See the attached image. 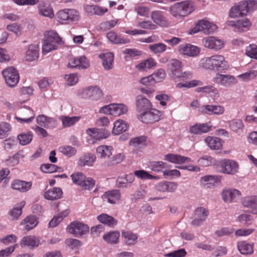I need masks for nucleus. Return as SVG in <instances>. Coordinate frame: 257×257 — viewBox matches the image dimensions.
Instances as JSON below:
<instances>
[{"mask_svg": "<svg viewBox=\"0 0 257 257\" xmlns=\"http://www.w3.org/2000/svg\"><path fill=\"white\" fill-rule=\"evenodd\" d=\"M198 68L205 70L223 72L229 68V65L223 55L215 54L201 59L198 62Z\"/></svg>", "mask_w": 257, "mask_h": 257, "instance_id": "nucleus-1", "label": "nucleus"}, {"mask_svg": "<svg viewBox=\"0 0 257 257\" xmlns=\"http://www.w3.org/2000/svg\"><path fill=\"white\" fill-rule=\"evenodd\" d=\"M196 8L193 2L184 1L172 5L169 8L170 14L175 18H181L189 15Z\"/></svg>", "mask_w": 257, "mask_h": 257, "instance_id": "nucleus-2", "label": "nucleus"}, {"mask_svg": "<svg viewBox=\"0 0 257 257\" xmlns=\"http://www.w3.org/2000/svg\"><path fill=\"white\" fill-rule=\"evenodd\" d=\"M62 43L61 38L54 31L46 32L43 39L42 53L46 54L57 49Z\"/></svg>", "mask_w": 257, "mask_h": 257, "instance_id": "nucleus-3", "label": "nucleus"}, {"mask_svg": "<svg viewBox=\"0 0 257 257\" xmlns=\"http://www.w3.org/2000/svg\"><path fill=\"white\" fill-rule=\"evenodd\" d=\"M57 20L62 24L77 21L79 18V13L74 9H65L58 11L56 14Z\"/></svg>", "mask_w": 257, "mask_h": 257, "instance_id": "nucleus-4", "label": "nucleus"}, {"mask_svg": "<svg viewBox=\"0 0 257 257\" xmlns=\"http://www.w3.org/2000/svg\"><path fill=\"white\" fill-rule=\"evenodd\" d=\"M127 110V107L123 103H111L101 107L99 112L117 116L125 114Z\"/></svg>", "mask_w": 257, "mask_h": 257, "instance_id": "nucleus-5", "label": "nucleus"}, {"mask_svg": "<svg viewBox=\"0 0 257 257\" xmlns=\"http://www.w3.org/2000/svg\"><path fill=\"white\" fill-rule=\"evenodd\" d=\"M78 94L82 98L92 100H98L103 97V93L100 88L97 86H90L79 91Z\"/></svg>", "mask_w": 257, "mask_h": 257, "instance_id": "nucleus-6", "label": "nucleus"}, {"mask_svg": "<svg viewBox=\"0 0 257 257\" xmlns=\"http://www.w3.org/2000/svg\"><path fill=\"white\" fill-rule=\"evenodd\" d=\"M217 28V26L215 24L211 23L206 19H202L197 22L194 28L192 30V32L193 34L202 32L207 35L214 33L216 31Z\"/></svg>", "mask_w": 257, "mask_h": 257, "instance_id": "nucleus-7", "label": "nucleus"}, {"mask_svg": "<svg viewBox=\"0 0 257 257\" xmlns=\"http://www.w3.org/2000/svg\"><path fill=\"white\" fill-rule=\"evenodd\" d=\"M6 83L10 87L15 86L18 83L20 76L18 71L14 67L6 68L2 72Z\"/></svg>", "mask_w": 257, "mask_h": 257, "instance_id": "nucleus-8", "label": "nucleus"}, {"mask_svg": "<svg viewBox=\"0 0 257 257\" xmlns=\"http://www.w3.org/2000/svg\"><path fill=\"white\" fill-rule=\"evenodd\" d=\"M68 232L75 236L79 237L88 233L89 231V227L82 222H73L67 228Z\"/></svg>", "mask_w": 257, "mask_h": 257, "instance_id": "nucleus-9", "label": "nucleus"}, {"mask_svg": "<svg viewBox=\"0 0 257 257\" xmlns=\"http://www.w3.org/2000/svg\"><path fill=\"white\" fill-rule=\"evenodd\" d=\"M161 112L155 108H151L138 114V118L144 123H153L159 120Z\"/></svg>", "mask_w": 257, "mask_h": 257, "instance_id": "nucleus-10", "label": "nucleus"}, {"mask_svg": "<svg viewBox=\"0 0 257 257\" xmlns=\"http://www.w3.org/2000/svg\"><path fill=\"white\" fill-rule=\"evenodd\" d=\"M35 116L33 110L28 107H24L18 110L17 115L15 116L17 120L21 123H30Z\"/></svg>", "mask_w": 257, "mask_h": 257, "instance_id": "nucleus-11", "label": "nucleus"}, {"mask_svg": "<svg viewBox=\"0 0 257 257\" xmlns=\"http://www.w3.org/2000/svg\"><path fill=\"white\" fill-rule=\"evenodd\" d=\"M220 168L222 173L234 175L238 172L239 164L234 160L224 159L220 162Z\"/></svg>", "mask_w": 257, "mask_h": 257, "instance_id": "nucleus-12", "label": "nucleus"}, {"mask_svg": "<svg viewBox=\"0 0 257 257\" xmlns=\"http://www.w3.org/2000/svg\"><path fill=\"white\" fill-rule=\"evenodd\" d=\"M202 44L204 47L214 51H218L221 49L224 45V41L214 36H208L204 38Z\"/></svg>", "mask_w": 257, "mask_h": 257, "instance_id": "nucleus-13", "label": "nucleus"}, {"mask_svg": "<svg viewBox=\"0 0 257 257\" xmlns=\"http://www.w3.org/2000/svg\"><path fill=\"white\" fill-rule=\"evenodd\" d=\"M208 214V211L205 208L202 207H197L194 210L192 217L191 224L195 226L201 225L206 219Z\"/></svg>", "mask_w": 257, "mask_h": 257, "instance_id": "nucleus-14", "label": "nucleus"}, {"mask_svg": "<svg viewBox=\"0 0 257 257\" xmlns=\"http://www.w3.org/2000/svg\"><path fill=\"white\" fill-rule=\"evenodd\" d=\"M213 81L216 84L229 87L236 83L235 77L229 74H222L217 72L213 78Z\"/></svg>", "mask_w": 257, "mask_h": 257, "instance_id": "nucleus-15", "label": "nucleus"}, {"mask_svg": "<svg viewBox=\"0 0 257 257\" xmlns=\"http://www.w3.org/2000/svg\"><path fill=\"white\" fill-rule=\"evenodd\" d=\"M68 67H78L81 69H86L89 67V63L85 56L80 57H72L69 60L67 65Z\"/></svg>", "mask_w": 257, "mask_h": 257, "instance_id": "nucleus-16", "label": "nucleus"}, {"mask_svg": "<svg viewBox=\"0 0 257 257\" xmlns=\"http://www.w3.org/2000/svg\"><path fill=\"white\" fill-rule=\"evenodd\" d=\"M247 4L246 3L240 2L238 5H235L230 9L229 15L232 18H235L246 15L247 13L246 7Z\"/></svg>", "mask_w": 257, "mask_h": 257, "instance_id": "nucleus-17", "label": "nucleus"}, {"mask_svg": "<svg viewBox=\"0 0 257 257\" xmlns=\"http://www.w3.org/2000/svg\"><path fill=\"white\" fill-rule=\"evenodd\" d=\"M136 105L140 113L150 109L152 106L150 101L142 95H139L136 97Z\"/></svg>", "mask_w": 257, "mask_h": 257, "instance_id": "nucleus-18", "label": "nucleus"}, {"mask_svg": "<svg viewBox=\"0 0 257 257\" xmlns=\"http://www.w3.org/2000/svg\"><path fill=\"white\" fill-rule=\"evenodd\" d=\"M178 50L180 53L190 57L196 56L200 52L198 47L190 44L180 45Z\"/></svg>", "mask_w": 257, "mask_h": 257, "instance_id": "nucleus-19", "label": "nucleus"}, {"mask_svg": "<svg viewBox=\"0 0 257 257\" xmlns=\"http://www.w3.org/2000/svg\"><path fill=\"white\" fill-rule=\"evenodd\" d=\"M240 195V192L235 189H224L222 192V199L227 203L235 201Z\"/></svg>", "mask_w": 257, "mask_h": 257, "instance_id": "nucleus-20", "label": "nucleus"}, {"mask_svg": "<svg viewBox=\"0 0 257 257\" xmlns=\"http://www.w3.org/2000/svg\"><path fill=\"white\" fill-rule=\"evenodd\" d=\"M242 204L244 207L249 209L250 213L257 214V196L245 197Z\"/></svg>", "mask_w": 257, "mask_h": 257, "instance_id": "nucleus-21", "label": "nucleus"}, {"mask_svg": "<svg viewBox=\"0 0 257 257\" xmlns=\"http://www.w3.org/2000/svg\"><path fill=\"white\" fill-rule=\"evenodd\" d=\"M151 17L156 24L161 27H167L169 26V23L162 11H152Z\"/></svg>", "mask_w": 257, "mask_h": 257, "instance_id": "nucleus-22", "label": "nucleus"}, {"mask_svg": "<svg viewBox=\"0 0 257 257\" xmlns=\"http://www.w3.org/2000/svg\"><path fill=\"white\" fill-rule=\"evenodd\" d=\"M164 160L176 164H181L191 161L190 158L175 154H168L164 156Z\"/></svg>", "mask_w": 257, "mask_h": 257, "instance_id": "nucleus-23", "label": "nucleus"}, {"mask_svg": "<svg viewBox=\"0 0 257 257\" xmlns=\"http://www.w3.org/2000/svg\"><path fill=\"white\" fill-rule=\"evenodd\" d=\"M120 195L119 190H112L105 192L102 195V198L110 204H116L120 201Z\"/></svg>", "mask_w": 257, "mask_h": 257, "instance_id": "nucleus-24", "label": "nucleus"}, {"mask_svg": "<svg viewBox=\"0 0 257 257\" xmlns=\"http://www.w3.org/2000/svg\"><path fill=\"white\" fill-rule=\"evenodd\" d=\"M37 217L33 215L27 216L21 222V225L23 226L25 230L29 231L35 228L38 224Z\"/></svg>", "mask_w": 257, "mask_h": 257, "instance_id": "nucleus-25", "label": "nucleus"}, {"mask_svg": "<svg viewBox=\"0 0 257 257\" xmlns=\"http://www.w3.org/2000/svg\"><path fill=\"white\" fill-rule=\"evenodd\" d=\"M39 244V239L32 235L24 236L20 242V245L22 247H28L30 248H33L38 246Z\"/></svg>", "mask_w": 257, "mask_h": 257, "instance_id": "nucleus-26", "label": "nucleus"}, {"mask_svg": "<svg viewBox=\"0 0 257 257\" xmlns=\"http://www.w3.org/2000/svg\"><path fill=\"white\" fill-rule=\"evenodd\" d=\"M31 182H27L19 179L14 180L11 184L12 188L21 192H26L30 190L32 187Z\"/></svg>", "mask_w": 257, "mask_h": 257, "instance_id": "nucleus-27", "label": "nucleus"}, {"mask_svg": "<svg viewBox=\"0 0 257 257\" xmlns=\"http://www.w3.org/2000/svg\"><path fill=\"white\" fill-rule=\"evenodd\" d=\"M177 184L172 182L163 181L158 183L156 189L160 192H174L177 188Z\"/></svg>", "mask_w": 257, "mask_h": 257, "instance_id": "nucleus-28", "label": "nucleus"}, {"mask_svg": "<svg viewBox=\"0 0 257 257\" xmlns=\"http://www.w3.org/2000/svg\"><path fill=\"white\" fill-rule=\"evenodd\" d=\"M232 25L234 26V31L242 32L249 29L251 26V22L247 18H243L236 22H231Z\"/></svg>", "mask_w": 257, "mask_h": 257, "instance_id": "nucleus-29", "label": "nucleus"}, {"mask_svg": "<svg viewBox=\"0 0 257 257\" xmlns=\"http://www.w3.org/2000/svg\"><path fill=\"white\" fill-rule=\"evenodd\" d=\"M204 141L211 150H220L222 148V141L219 138L208 136Z\"/></svg>", "mask_w": 257, "mask_h": 257, "instance_id": "nucleus-30", "label": "nucleus"}, {"mask_svg": "<svg viewBox=\"0 0 257 257\" xmlns=\"http://www.w3.org/2000/svg\"><path fill=\"white\" fill-rule=\"evenodd\" d=\"M237 247L238 251L242 254H251L253 252V244L248 243L246 241L237 242Z\"/></svg>", "mask_w": 257, "mask_h": 257, "instance_id": "nucleus-31", "label": "nucleus"}, {"mask_svg": "<svg viewBox=\"0 0 257 257\" xmlns=\"http://www.w3.org/2000/svg\"><path fill=\"white\" fill-rule=\"evenodd\" d=\"M39 46L38 45H30L26 51V60L31 62L37 59L39 57Z\"/></svg>", "mask_w": 257, "mask_h": 257, "instance_id": "nucleus-32", "label": "nucleus"}, {"mask_svg": "<svg viewBox=\"0 0 257 257\" xmlns=\"http://www.w3.org/2000/svg\"><path fill=\"white\" fill-rule=\"evenodd\" d=\"M86 133L92 138L95 140L105 139L109 135L108 132H104L96 128H89L86 130Z\"/></svg>", "mask_w": 257, "mask_h": 257, "instance_id": "nucleus-33", "label": "nucleus"}, {"mask_svg": "<svg viewBox=\"0 0 257 257\" xmlns=\"http://www.w3.org/2000/svg\"><path fill=\"white\" fill-rule=\"evenodd\" d=\"M85 11L90 15L102 16L107 12V9L96 5H87L84 6Z\"/></svg>", "mask_w": 257, "mask_h": 257, "instance_id": "nucleus-34", "label": "nucleus"}, {"mask_svg": "<svg viewBox=\"0 0 257 257\" xmlns=\"http://www.w3.org/2000/svg\"><path fill=\"white\" fill-rule=\"evenodd\" d=\"M96 160L95 155L91 153H87L80 157L78 164L80 166H92Z\"/></svg>", "mask_w": 257, "mask_h": 257, "instance_id": "nucleus-35", "label": "nucleus"}, {"mask_svg": "<svg viewBox=\"0 0 257 257\" xmlns=\"http://www.w3.org/2000/svg\"><path fill=\"white\" fill-rule=\"evenodd\" d=\"M62 193L61 189L58 187H55L46 191L44 193V196L47 200H54L61 198Z\"/></svg>", "mask_w": 257, "mask_h": 257, "instance_id": "nucleus-36", "label": "nucleus"}, {"mask_svg": "<svg viewBox=\"0 0 257 257\" xmlns=\"http://www.w3.org/2000/svg\"><path fill=\"white\" fill-rule=\"evenodd\" d=\"M97 219L101 223L111 227H113L117 223L116 219L105 213L100 214L97 217Z\"/></svg>", "mask_w": 257, "mask_h": 257, "instance_id": "nucleus-37", "label": "nucleus"}, {"mask_svg": "<svg viewBox=\"0 0 257 257\" xmlns=\"http://www.w3.org/2000/svg\"><path fill=\"white\" fill-rule=\"evenodd\" d=\"M99 58L102 60V65L105 70L112 68L114 56L113 53L108 52L100 54Z\"/></svg>", "mask_w": 257, "mask_h": 257, "instance_id": "nucleus-38", "label": "nucleus"}, {"mask_svg": "<svg viewBox=\"0 0 257 257\" xmlns=\"http://www.w3.org/2000/svg\"><path fill=\"white\" fill-rule=\"evenodd\" d=\"M38 12L40 15L52 19L54 17L52 8L44 3L39 4L38 6Z\"/></svg>", "mask_w": 257, "mask_h": 257, "instance_id": "nucleus-39", "label": "nucleus"}, {"mask_svg": "<svg viewBox=\"0 0 257 257\" xmlns=\"http://www.w3.org/2000/svg\"><path fill=\"white\" fill-rule=\"evenodd\" d=\"M122 237L124 238V241L127 245L135 244L137 242L138 239L137 234L129 231H123L122 232Z\"/></svg>", "mask_w": 257, "mask_h": 257, "instance_id": "nucleus-40", "label": "nucleus"}, {"mask_svg": "<svg viewBox=\"0 0 257 257\" xmlns=\"http://www.w3.org/2000/svg\"><path fill=\"white\" fill-rule=\"evenodd\" d=\"M112 148L105 145L100 146L96 149L97 155L99 158L107 159L112 155Z\"/></svg>", "mask_w": 257, "mask_h": 257, "instance_id": "nucleus-41", "label": "nucleus"}, {"mask_svg": "<svg viewBox=\"0 0 257 257\" xmlns=\"http://www.w3.org/2000/svg\"><path fill=\"white\" fill-rule=\"evenodd\" d=\"M25 201H21L16 207L11 209L9 212L10 218L12 220H17L21 215L22 208L25 206Z\"/></svg>", "mask_w": 257, "mask_h": 257, "instance_id": "nucleus-42", "label": "nucleus"}, {"mask_svg": "<svg viewBox=\"0 0 257 257\" xmlns=\"http://www.w3.org/2000/svg\"><path fill=\"white\" fill-rule=\"evenodd\" d=\"M81 117L79 116H69L62 115L60 117V119L62 121L63 127H69L74 125L77 122L79 121Z\"/></svg>", "mask_w": 257, "mask_h": 257, "instance_id": "nucleus-43", "label": "nucleus"}, {"mask_svg": "<svg viewBox=\"0 0 257 257\" xmlns=\"http://www.w3.org/2000/svg\"><path fill=\"white\" fill-rule=\"evenodd\" d=\"M107 39L112 43L115 44H126L129 43L128 39L121 38L120 36L114 31H110L106 35Z\"/></svg>", "mask_w": 257, "mask_h": 257, "instance_id": "nucleus-44", "label": "nucleus"}, {"mask_svg": "<svg viewBox=\"0 0 257 257\" xmlns=\"http://www.w3.org/2000/svg\"><path fill=\"white\" fill-rule=\"evenodd\" d=\"M220 177L216 175H206L200 179V183L204 187H209V185H213L215 183L220 181Z\"/></svg>", "mask_w": 257, "mask_h": 257, "instance_id": "nucleus-45", "label": "nucleus"}, {"mask_svg": "<svg viewBox=\"0 0 257 257\" xmlns=\"http://www.w3.org/2000/svg\"><path fill=\"white\" fill-rule=\"evenodd\" d=\"M128 128V124L124 120L118 119L114 123L112 133L115 135H118Z\"/></svg>", "mask_w": 257, "mask_h": 257, "instance_id": "nucleus-46", "label": "nucleus"}, {"mask_svg": "<svg viewBox=\"0 0 257 257\" xmlns=\"http://www.w3.org/2000/svg\"><path fill=\"white\" fill-rule=\"evenodd\" d=\"M210 130V126L206 123L196 124L190 128V132L193 134L206 133Z\"/></svg>", "mask_w": 257, "mask_h": 257, "instance_id": "nucleus-47", "label": "nucleus"}, {"mask_svg": "<svg viewBox=\"0 0 257 257\" xmlns=\"http://www.w3.org/2000/svg\"><path fill=\"white\" fill-rule=\"evenodd\" d=\"M120 234L118 231H110L103 235V239L108 243L116 244L119 241Z\"/></svg>", "mask_w": 257, "mask_h": 257, "instance_id": "nucleus-48", "label": "nucleus"}, {"mask_svg": "<svg viewBox=\"0 0 257 257\" xmlns=\"http://www.w3.org/2000/svg\"><path fill=\"white\" fill-rule=\"evenodd\" d=\"M69 213V210L68 209H66L54 216L49 222V227H54L58 225L65 217L68 215Z\"/></svg>", "mask_w": 257, "mask_h": 257, "instance_id": "nucleus-49", "label": "nucleus"}, {"mask_svg": "<svg viewBox=\"0 0 257 257\" xmlns=\"http://www.w3.org/2000/svg\"><path fill=\"white\" fill-rule=\"evenodd\" d=\"M156 65L154 59L150 58L144 60L136 66V68L141 71H146Z\"/></svg>", "mask_w": 257, "mask_h": 257, "instance_id": "nucleus-50", "label": "nucleus"}, {"mask_svg": "<svg viewBox=\"0 0 257 257\" xmlns=\"http://www.w3.org/2000/svg\"><path fill=\"white\" fill-rule=\"evenodd\" d=\"M228 124L230 130L236 133L242 131L244 127L242 120L238 118H234L229 120L228 122Z\"/></svg>", "mask_w": 257, "mask_h": 257, "instance_id": "nucleus-51", "label": "nucleus"}, {"mask_svg": "<svg viewBox=\"0 0 257 257\" xmlns=\"http://www.w3.org/2000/svg\"><path fill=\"white\" fill-rule=\"evenodd\" d=\"M150 51L155 54H162L166 51L167 46L164 43H158L150 45L149 46Z\"/></svg>", "mask_w": 257, "mask_h": 257, "instance_id": "nucleus-52", "label": "nucleus"}, {"mask_svg": "<svg viewBox=\"0 0 257 257\" xmlns=\"http://www.w3.org/2000/svg\"><path fill=\"white\" fill-rule=\"evenodd\" d=\"M169 67L173 74L176 77L182 67V64L179 60L174 59L170 61Z\"/></svg>", "mask_w": 257, "mask_h": 257, "instance_id": "nucleus-53", "label": "nucleus"}, {"mask_svg": "<svg viewBox=\"0 0 257 257\" xmlns=\"http://www.w3.org/2000/svg\"><path fill=\"white\" fill-rule=\"evenodd\" d=\"M59 151L67 157L74 156L77 153V150L75 148L67 145L60 147L59 148Z\"/></svg>", "mask_w": 257, "mask_h": 257, "instance_id": "nucleus-54", "label": "nucleus"}, {"mask_svg": "<svg viewBox=\"0 0 257 257\" xmlns=\"http://www.w3.org/2000/svg\"><path fill=\"white\" fill-rule=\"evenodd\" d=\"M18 139L21 145L25 146L29 144L32 140L33 135L31 132L21 134L18 135Z\"/></svg>", "mask_w": 257, "mask_h": 257, "instance_id": "nucleus-55", "label": "nucleus"}, {"mask_svg": "<svg viewBox=\"0 0 257 257\" xmlns=\"http://www.w3.org/2000/svg\"><path fill=\"white\" fill-rule=\"evenodd\" d=\"M71 177L73 182L75 184L79 185L80 186L86 178L85 175L81 172H76L73 173L71 175Z\"/></svg>", "mask_w": 257, "mask_h": 257, "instance_id": "nucleus-56", "label": "nucleus"}, {"mask_svg": "<svg viewBox=\"0 0 257 257\" xmlns=\"http://www.w3.org/2000/svg\"><path fill=\"white\" fill-rule=\"evenodd\" d=\"M246 55L251 58L257 60V45L251 44L245 49Z\"/></svg>", "mask_w": 257, "mask_h": 257, "instance_id": "nucleus-57", "label": "nucleus"}, {"mask_svg": "<svg viewBox=\"0 0 257 257\" xmlns=\"http://www.w3.org/2000/svg\"><path fill=\"white\" fill-rule=\"evenodd\" d=\"M136 27L151 30H155L157 28L156 26L150 21H143L139 22L136 25Z\"/></svg>", "mask_w": 257, "mask_h": 257, "instance_id": "nucleus-58", "label": "nucleus"}, {"mask_svg": "<svg viewBox=\"0 0 257 257\" xmlns=\"http://www.w3.org/2000/svg\"><path fill=\"white\" fill-rule=\"evenodd\" d=\"M154 83L161 82L166 76L165 71L163 69H159L151 75Z\"/></svg>", "mask_w": 257, "mask_h": 257, "instance_id": "nucleus-59", "label": "nucleus"}, {"mask_svg": "<svg viewBox=\"0 0 257 257\" xmlns=\"http://www.w3.org/2000/svg\"><path fill=\"white\" fill-rule=\"evenodd\" d=\"M124 158V155L123 154H118L115 156H113L110 161L106 163V164L105 165L108 166L115 165L122 162Z\"/></svg>", "mask_w": 257, "mask_h": 257, "instance_id": "nucleus-60", "label": "nucleus"}, {"mask_svg": "<svg viewBox=\"0 0 257 257\" xmlns=\"http://www.w3.org/2000/svg\"><path fill=\"white\" fill-rule=\"evenodd\" d=\"M257 76V71L250 70L242 74L239 75L238 77L244 81H247Z\"/></svg>", "mask_w": 257, "mask_h": 257, "instance_id": "nucleus-61", "label": "nucleus"}, {"mask_svg": "<svg viewBox=\"0 0 257 257\" xmlns=\"http://www.w3.org/2000/svg\"><path fill=\"white\" fill-rule=\"evenodd\" d=\"M95 184V181L91 178H86L80 185V187H82L83 190H90L94 187Z\"/></svg>", "mask_w": 257, "mask_h": 257, "instance_id": "nucleus-62", "label": "nucleus"}, {"mask_svg": "<svg viewBox=\"0 0 257 257\" xmlns=\"http://www.w3.org/2000/svg\"><path fill=\"white\" fill-rule=\"evenodd\" d=\"M165 165L166 163L162 161H154L150 162L149 166L152 170L155 172H160L165 167Z\"/></svg>", "mask_w": 257, "mask_h": 257, "instance_id": "nucleus-63", "label": "nucleus"}, {"mask_svg": "<svg viewBox=\"0 0 257 257\" xmlns=\"http://www.w3.org/2000/svg\"><path fill=\"white\" fill-rule=\"evenodd\" d=\"M187 254V252L184 248H181L174 250L168 253L164 254L165 257H184Z\"/></svg>", "mask_w": 257, "mask_h": 257, "instance_id": "nucleus-64", "label": "nucleus"}]
</instances>
